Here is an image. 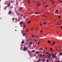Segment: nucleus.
<instances>
[{
    "mask_svg": "<svg viewBox=\"0 0 62 62\" xmlns=\"http://www.w3.org/2000/svg\"><path fill=\"white\" fill-rule=\"evenodd\" d=\"M28 50V48L26 47H24L23 48V50L24 51H26Z\"/></svg>",
    "mask_w": 62,
    "mask_h": 62,
    "instance_id": "nucleus-1",
    "label": "nucleus"
},
{
    "mask_svg": "<svg viewBox=\"0 0 62 62\" xmlns=\"http://www.w3.org/2000/svg\"><path fill=\"white\" fill-rule=\"evenodd\" d=\"M56 54L55 53L52 56V57H53V58H55V57H56Z\"/></svg>",
    "mask_w": 62,
    "mask_h": 62,
    "instance_id": "nucleus-2",
    "label": "nucleus"
},
{
    "mask_svg": "<svg viewBox=\"0 0 62 62\" xmlns=\"http://www.w3.org/2000/svg\"><path fill=\"white\" fill-rule=\"evenodd\" d=\"M41 61V58L40 57H39L38 62H40Z\"/></svg>",
    "mask_w": 62,
    "mask_h": 62,
    "instance_id": "nucleus-3",
    "label": "nucleus"
},
{
    "mask_svg": "<svg viewBox=\"0 0 62 62\" xmlns=\"http://www.w3.org/2000/svg\"><path fill=\"white\" fill-rule=\"evenodd\" d=\"M10 4L9 3L8 4L7 7H10Z\"/></svg>",
    "mask_w": 62,
    "mask_h": 62,
    "instance_id": "nucleus-4",
    "label": "nucleus"
},
{
    "mask_svg": "<svg viewBox=\"0 0 62 62\" xmlns=\"http://www.w3.org/2000/svg\"><path fill=\"white\" fill-rule=\"evenodd\" d=\"M11 11H9L8 12V14H11Z\"/></svg>",
    "mask_w": 62,
    "mask_h": 62,
    "instance_id": "nucleus-5",
    "label": "nucleus"
},
{
    "mask_svg": "<svg viewBox=\"0 0 62 62\" xmlns=\"http://www.w3.org/2000/svg\"><path fill=\"white\" fill-rule=\"evenodd\" d=\"M54 44H55V42H54L52 44H51L52 46H53V45H54Z\"/></svg>",
    "mask_w": 62,
    "mask_h": 62,
    "instance_id": "nucleus-6",
    "label": "nucleus"
},
{
    "mask_svg": "<svg viewBox=\"0 0 62 62\" xmlns=\"http://www.w3.org/2000/svg\"><path fill=\"white\" fill-rule=\"evenodd\" d=\"M40 57H40V58H41L42 57V54H40Z\"/></svg>",
    "mask_w": 62,
    "mask_h": 62,
    "instance_id": "nucleus-7",
    "label": "nucleus"
},
{
    "mask_svg": "<svg viewBox=\"0 0 62 62\" xmlns=\"http://www.w3.org/2000/svg\"><path fill=\"white\" fill-rule=\"evenodd\" d=\"M50 42H51V41L49 40L48 41V43H50Z\"/></svg>",
    "mask_w": 62,
    "mask_h": 62,
    "instance_id": "nucleus-8",
    "label": "nucleus"
},
{
    "mask_svg": "<svg viewBox=\"0 0 62 62\" xmlns=\"http://www.w3.org/2000/svg\"><path fill=\"white\" fill-rule=\"evenodd\" d=\"M32 53H35V50H32L31 51Z\"/></svg>",
    "mask_w": 62,
    "mask_h": 62,
    "instance_id": "nucleus-9",
    "label": "nucleus"
},
{
    "mask_svg": "<svg viewBox=\"0 0 62 62\" xmlns=\"http://www.w3.org/2000/svg\"><path fill=\"white\" fill-rule=\"evenodd\" d=\"M35 14H39V12H36V13H35Z\"/></svg>",
    "mask_w": 62,
    "mask_h": 62,
    "instance_id": "nucleus-10",
    "label": "nucleus"
},
{
    "mask_svg": "<svg viewBox=\"0 0 62 62\" xmlns=\"http://www.w3.org/2000/svg\"><path fill=\"white\" fill-rule=\"evenodd\" d=\"M21 33H22V34H23V33H24V32L23 31V30H21Z\"/></svg>",
    "mask_w": 62,
    "mask_h": 62,
    "instance_id": "nucleus-11",
    "label": "nucleus"
},
{
    "mask_svg": "<svg viewBox=\"0 0 62 62\" xmlns=\"http://www.w3.org/2000/svg\"><path fill=\"white\" fill-rule=\"evenodd\" d=\"M23 36H25V33H23Z\"/></svg>",
    "mask_w": 62,
    "mask_h": 62,
    "instance_id": "nucleus-12",
    "label": "nucleus"
},
{
    "mask_svg": "<svg viewBox=\"0 0 62 62\" xmlns=\"http://www.w3.org/2000/svg\"><path fill=\"white\" fill-rule=\"evenodd\" d=\"M51 2L52 3H54V1L53 0H51Z\"/></svg>",
    "mask_w": 62,
    "mask_h": 62,
    "instance_id": "nucleus-13",
    "label": "nucleus"
},
{
    "mask_svg": "<svg viewBox=\"0 0 62 62\" xmlns=\"http://www.w3.org/2000/svg\"><path fill=\"white\" fill-rule=\"evenodd\" d=\"M24 40H23L22 41L21 43H23V44L24 43Z\"/></svg>",
    "mask_w": 62,
    "mask_h": 62,
    "instance_id": "nucleus-14",
    "label": "nucleus"
},
{
    "mask_svg": "<svg viewBox=\"0 0 62 62\" xmlns=\"http://www.w3.org/2000/svg\"><path fill=\"white\" fill-rule=\"evenodd\" d=\"M20 24H22V25L23 24V23H22V22H20Z\"/></svg>",
    "mask_w": 62,
    "mask_h": 62,
    "instance_id": "nucleus-15",
    "label": "nucleus"
},
{
    "mask_svg": "<svg viewBox=\"0 0 62 62\" xmlns=\"http://www.w3.org/2000/svg\"><path fill=\"white\" fill-rule=\"evenodd\" d=\"M58 12H59V11H58V10H57L56 11V13H57Z\"/></svg>",
    "mask_w": 62,
    "mask_h": 62,
    "instance_id": "nucleus-16",
    "label": "nucleus"
},
{
    "mask_svg": "<svg viewBox=\"0 0 62 62\" xmlns=\"http://www.w3.org/2000/svg\"><path fill=\"white\" fill-rule=\"evenodd\" d=\"M40 5V4H37V5L38 6H39Z\"/></svg>",
    "mask_w": 62,
    "mask_h": 62,
    "instance_id": "nucleus-17",
    "label": "nucleus"
},
{
    "mask_svg": "<svg viewBox=\"0 0 62 62\" xmlns=\"http://www.w3.org/2000/svg\"><path fill=\"white\" fill-rule=\"evenodd\" d=\"M48 55L49 56H51V55L50 54H48Z\"/></svg>",
    "mask_w": 62,
    "mask_h": 62,
    "instance_id": "nucleus-18",
    "label": "nucleus"
},
{
    "mask_svg": "<svg viewBox=\"0 0 62 62\" xmlns=\"http://www.w3.org/2000/svg\"><path fill=\"white\" fill-rule=\"evenodd\" d=\"M36 53L37 54H38L39 53V52H38V51H37L36 52Z\"/></svg>",
    "mask_w": 62,
    "mask_h": 62,
    "instance_id": "nucleus-19",
    "label": "nucleus"
},
{
    "mask_svg": "<svg viewBox=\"0 0 62 62\" xmlns=\"http://www.w3.org/2000/svg\"><path fill=\"white\" fill-rule=\"evenodd\" d=\"M43 58L44 60H45L46 59H45V58L44 57H43Z\"/></svg>",
    "mask_w": 62,
    "mask_h": 62,
    "instance_id": "nucleus-20",
    "label": "nucleus"
},
{
    "mask_svg": "<svg viewBox=\"0 0 62 62\" xmlns=\"http://www.w3.org/2000/svg\"><path fill=\"white\" fill-rule=\"evenodd\" d=\"M49 60H46V62H49Z\"/></svg>",
    "mask_w": 62,
    "mask_h": 62,
    "instance_id": "nucleus-21",
    "label": "nucleus"
},
{
    "mask_svg": "<svg viewBox=\"0 0 62 62\" xmlns=\"http://www.w3.org/2000/svg\"><path fill=\"white\" fill-rule=\"evenodd\" d=\"M62 53H60V54H59V55H62Z\"/></svg>",
    "mask_w": 62,
    "mask_h": 62,
    "instance_id": "nucleus-22",
    "label": "nucleus"
},
{
    "mask_svg": "<svg viewBox=\"0 0 62 62\" xmlns=\"http://www.w3.org/2000/svg\"><path fill=\"white\" fill-rule=\"evenodd\" d=\"M47 57V56L45 55V57H45V58H46V57Z\"/></svg>",
    "mask_w": 62,
    "mask_h": 62,
    "instance_id": "nucleus-23",
    "label": "nucleus"
},
{
    "mask_svg": "<svg viewBox=\"0 0 62 62\" xmlns=\"http://www.w3.org/2000/svg\"><path fill=\"white\" fill-rule=\"evenodd\" d=\"M42 56H45V54H43V55H42Z\"/></svg>",
    "mask_w": 62,
    "mask_h": 62,
    "instance_id": "nucleus-24",
    "label": "nucleus"
},
{
    "mask_svg": "<svg viewBox=\"0 0 62 62\" xmlns=\"http://www.w3.org/2000/svg\"><path fill=\"white\" fill-rule=\"evenodd\" d=\"M23 26L24 27H25V26L24 24H23Z\"/></svg>",
    "mask_w": 62,
    "mask_h": 62,
    "instance_id": "nucleus-25",
    "label": "nucleus"
},
{
    "mask_svg": "<svg viewBox=\"0 0 62 62\" xmlns=\"http://www.w3.org/2000/svg\"><path fill=\"white\" fill-rule=\"evenodd\" d=\"M30 44H33V43H31L30 42Z\"/></svg>",
    "mask_w": 62,
    "mask_h": 62,
    "instance_id": "nucleus-26",
    "label": "nucleus"
},
{
    "mask_svg": "<svg viewBox=\"0 0 62 62\" xmlns=\"http://www.w3.org/2000/svg\"><path fill=\"white\" fill-rule=\"evenodd\" d=\"M12 20H13V21H12L13 22V21H14V18H12Z\"/></svg>",
    "mask_w": 62,
    "mask_h": 62,
    "instance_id": "nucleus-27",
    "label": "nucleus"
},
{
    "mask_svg": "<svg viewBox=\"0 0 62 62\" xmlns=\"http://www.w3.org/2000/svg\"><path fill=\"white\" fill-rule=\"evenodd\" d=\"M14 15V14H12V15ZM14 15L13 16V17H14Z\"/></svg>",
    "mask_w": 62,
    "mask_h": 62,
    "instance_id": "nucleus-28",
    "label": "nucleus"
},
{
    "mask_svg": "<svg viewBox=\"0 0 62 62\" xmlns=\"http://www.w3.org/2000/svg\"><path fill=\"white\" fill-rule=\"evenodd\" d=\"M40 25H41V26L42 25V24H41V23H40Z\"/></svg>",
    "mask_w": 62,
    "mask_h": 62,
    "instance_id": "nucleus-29",
    "label": "nucleus"
},
{
    "mask_svg": "<svg viewBox=\"0 0 62 62\" xmlns=\"http://www.w3.org/2000/svg\"><path fill=\"white\" fill-rule=\"evenodd\" d=\"M28 23H30V21H28Z\"/></svg>",
    "mask_w": 62,
    "mask_h": 62,
    "instance_id": "nucleus-30",
    "label": "nucleus"
},
{
    "mask_svg": "<svg viewBox=\"0 0 62 62\" xmlns=\"http://www.w3.org/2000/svg\"><path fill=\"white\" fill-rule=\"evenodd\" d=\"M42 49H43V48H41L40 49V50H42Z\"/></svg>",
    "mask_w": 62,
    "mask_h": 62,
    "instance_id": "nucleus-31",
    "label": "nucleus"
},
{
    "mask_svg": "<svg viewBox=\"0 0 62 62\" xmlns=\"http://www.w3.org/2000/svg\"><path fill=\"white\" fill-rule=\"evenodd\" d=\"M47 7H48V6L47 5H46V6H45V7L46 8H47Z\"/></svg>",
    "mask_w": 62,
    "mask_h": 62,
    "instance_id": "nucleus-32",
    "label": "nucleus"
},
{
    "mask_svg": "<svg viewBox=\"0 0 62 62\" xmlns=\"http://www.w3.org/2000/svg\"><path fill=\"white\" fill-rule=\"evenodd\" d=\"M50 50H53V49L51 48L50 49Z\"/></svg>",
    "mask_w": 62,
    "mask_h": 62,
    "instance_id": "nucleus-33",
    "label": "nucleus"
},
{
    "mask_svg": "<svg viewBox=\"0 0 62 62\" xmlns=\"http://www.w3.org/2000/svg\"><path fill=\"white\" fill-rule=\"evenodd\" d=\"M59 2H60V3H62V2L61 1H59Z\"/></svg>",
    "mask_w": 62,
    "mask_h": 62,
    "instance_id": "nucleus-34",
    "label": "nucleus"
},
{
    "mask_svg": "<svg viewBox=\"0 0 62 62\" xmlns=\"http://www.w3.org/2000/svg\"><path fill=\"white\" fill-rule=\"evenodd\" d=\"M7 7H5L6 8H4V9H7Z\"/></svg>",
    "mask_w": 62,
    "mask_h": 62,
    "instance_id": "nucleus-35",
    "label": "nucleus"
},
{
    "mask_svg": "<svg viewBox=\"0 0 62 62\" xmlns=\"http://www.w3.org/2000/svg\"><path fill=\"white\" fill-rule=\"evenodd\" d=\"M46 54H48V52H47L46 53Z\"/></svg>",
    "mask_w": 62,
    "mask_h": 62,
    "instance_id": "nucleus-36",
    "label": "nucleus"
},
{
    "mask_svg": "<svg viewBox=\"0 0 62 62\" xmlns=\"http://www.w3.org/2000/svg\"><path fill=\"white\" fill-rule=\"evenodd\" d=\"M38 44H39V42H38Z\"/></svg>",
    "mask_w": 62,
    "mask_h": 62,
    "instance_id": "nucleus-37",
    "label": "nucleus"
},
{
    "mask_svg": "<svg viewBox=\"0 0 62 62\" xmlns=\"http://www.w3.org/2000/svg\"><path fill=\"white\" fill-rule=\"evenodd\" d=\"M60 17H61V16H58V17L59 18H60Z\"/></svg>",
    "mask_w": 62,
    "mask_h": 62,
    "instance_id": "nucleus-38",
    "label": "nucleus"
},
{
    "mask_svg": "<svg viewBox=\"0 0 62 62\" xmlns=\"http://www.w3.org/2000/svg\"><path fill=\"white\" fill-rule=\"evenodd\" d=\"M48 58H51V57H50V56H48Z\"/></svg>",
    "mask_w": 62,
    "mask_h": 62,
    "instance_id": "nucleus-39",
    "label": "nucleus"
},
{
    "mask_svg": "<svg viewBox=\"0 0 62 62\" xmlns=\"http://www.w3.org/2000/svg\"><path fill=\"white\" fill-rule=\"evenodd\" d=\"M20 8H21V9H23V8H22V7H21Z\"/></svg>",
    "mask_w": 62,
    "mask_h": 62,
    "instance_id": "nucleus-40",
    "label": "nucleus"
},
{
    "mask_svg": "<svg viewBox=\"0 0 62 62\" xmlns=\"http://www.w3.org/2000/svg\"><path fill=\"white\" fill-rule=\"evenodd\" d=\"M43 32V31H40L41 33H42Z\"/></svg>",
    "mask_w": 62,
    "mask_h": 62,
    "instance_id": "nucleus-41",
    "label": "nucleus"
},
{
    "mask_svg": "<svg viewBox=\"0 0 62 62\" xmlns=\"http://www.w3.org/2000/svg\"><path fill=\"white\" fill-rule=\"evenodd\" d=\"M46 24V23H44V24L45 25V24Z\"/></svg>",
    "mask_w": 62,
    "mask_h": 62,
    "instance_id": "nucleus-42",
    "label": "nucleus"
},
{
    "mask_svg": "<svg viewBox=\"0 0 62 62\" xmlns=\"http://www.w3.org/2000/svg\"><path fill=\"white\" fill-rule=\"evenodd\" d=\"M36 58H38V56H36Z\"/></svg>",
    "mask_w": 62,
    "mask_h": 62,
    "instance_id": "nucleus-43",
    "label": "nucleus"
},
{
    "mask_svg": "<svg viewBox=\"0 0 62 62\" xmlns=\"http://www.w3.org/2000/svg\"><path fill=\"white\" fill-rule=\"evenodd\" d=\"M43 62H44V60L43 59Z\"/></svg>",
    "mask_w": 62,
    "mask_h": 62,
    "instance_id": "nucleus-44",
    "label": "nucleus"
},
{
    "mask_svg": "<svg viewBox=\"0 0 62 62\" xmlns=\"http://www.w3.org/2000/svg\"><path fill=\"white\" fill-rule=\"evenodd\" d=\"M21 13H17V14H20Z\"/></svg>",
    "mask_w": 62,
    "mask_h": 62,
    "instance_id": "nucleus-45",
    "label": "nucleus"
},
{
    "mask_svg": "<svg viewBox=\"0 0 62 62\" xmlns=\"http://www.w3.org/2000/svg\"><path fill=\"white\" fill-rule=\"evenodd\" d=\"M35 41H37V39H35Z\"/></svg>",
    "mask_w": 62,
    "mask_h": 62,
    "instance_id": "nucleus-46",
    "label": "nucleus"
},
{
    "mask_svg": "<svg viewBox=\"0 0 62 62\" xmlns=\"http://www.w3.org/2000/svg\"><path fill=\"white\" fill-rule=\"evenodd\" d=\"M57 62H59V61H57Z\"/></svg>",
    "mask_w": 62,
    "mask_h": 62,
    "instance_id": "nucleus-47",
    "label": "nucleus"
},
{
    "mask_svg": "<svg viewBox=\"0 0 62 62\" xmlns=\"http://www.w3.org/2000/svg\"><path fill=\"white\" fill-rule=\"evenodd\" d=\"M28 31V30L27 29V31Z\"/></svg>",
    "mask_w": 62,
    "mask_h": 62,
    "instance_id": "nucleus-48",
    "label": "nucleus"
},
{
    "mask_svg": "<svg viewBox=\"0 0 62 62\" xmlns=\"http://www.w3.org/2000/svg\"><path fill=\"white\" fill-rule=\"evenodd\" d=\"M21 9H21L20 8L19 9V10H21Z\"/></svg>",
    "mask_w": 62,
    "mask_h": 62,
    "instance_id": "nucleus-49",
    "label": "nucleus"
},
{
    "mask_svg": "<svg viewBox=\"0 0 62 62\" xmlns=\"http://www.w3.org/2000/svg\"><path fill=\"white\" fill-rule=\"evenodd\" d=\"M28 4H29V2H28Z\"/></svg>",
    "mask_w": 62,
    "mask_h": 62,
    "instance_id": "nucleus-50",
    "label": "nucleus"
},
{
    "mask_svg": "<svg viewBox=\"0 0 62 62\" xmlns=\"http://www.w3.org/2000/svg\"><path fill=\"white\" fill-rule=\"evenodd\" d=\"M51 61H52V62H54V61H53L52 60Z\"/></svg>",
    "mask_w": 62,
    "mask_h": 62,
    "instance_id": "nucleus-51",
    "label": "nucleus"
},
{
    "mask_svg": "<svg viewBox=\"0 0 62 62\" xmlns=\"http://www.w3.org/2000/svg\"><path fill=\"white\" fill-rule=\"evenodd\" d=\"M28 2H29V1H30V0H28Z\"/></svg>",
    "mask_w": 62,
    "mask_h": 62,
    "instance_id": "nucleus-52",
    "label": "nucleus"
},
{
    "mask_svg": "<svg viewBox=\"0 0 62 62\" xmlns=\"http://www.w3.org/2000/svg\"><path fill=\"white\" fill-rule=\"evenodd\" d=\"M33 30V29L32 28V29H31V30Z\"/></svg>",
    "mask_w": 62,
    "mask_h": 62,
    "instance_id": "nucleus-53",
    "label": "nucleus"
},
{
    "mask_svg": "<svg viewBox=\"0 0 62 62\" xmlns=\"http://www.w3.org/2000/svg\"><path fill=\"white\" fill-rule=\"evenodd\" d=\"M21 26L22 27H23V26H22V25H21Z\"/></svg>",
    "mask_w": 62,
    "mask_h": 62,
    "instance_id": "nucleus-54",
    "label": "nucleus"
},
{
    "mask_svg": "<svg viewBox=\"0 0 62 62\" xmlns=\"http://www.w3.org/2000/svg\"><path fill=\"white\" fill-rule=\"evenodd\" d=\"M44 4H46V2H44Z\"/></svg>",
    "mask_w": 62,
    "mask_h": 62,
    "instance_id": "nucleus-55",
    "label": "nucleus"
},
{
    "mask_svg": "<svg viewBox=\"0 0 62 62\" xmlns=\"http://www.w3.org/2000/svg\"><path fill=\"white\" fill-rule=\"evenodd\" d=\"M21 16H23V14H21Z\"/></svg>",
    "mask_w": 62,
    "mask_h": 62,
    "instance_id": "nucleus-56",
    "label": "nucleus"
},
{
    "mask_svg": "<svg viewBox=\"0 0 62 62\" xmlns=\"http://www.w3.org/2000/svg\"><path fill=\"white\" fill-rule=\"evenodd\" d=\"M24 19H25V17H24Z\"/></svg>",
    "mask_w": 62,
    "mask_h": 62,
    "instance_id": "nucleus-57",
    "label": "nucleus"
},
{
    "mask_svg": "<svg viewBox=\"0 0 62 62\" xmlns=\"http://www.w3.org/2000/svg\"><path fill=\"white\" fill-rule=\"evenodd\" d=\"M61 28H62V26H61Z\"/></svg>",
    "mask_w": 62,
    "mask_h": 62,
    "instance_id": "nucleus-58",
    "label": "nucleus"
},
{
    "mask_svg": "<svg viewBox=\"0 0 62 62\" xmlns=\"http://www.w3.org/2000/svg\"><path fill=\"white\" fill-rule=\"evenodd\" d=\"M61 25V24H59V25Z\"/></svg>",
    "mask_w": 62,
    "mask_h": 62,
    "instance_id": "nucleus-59",
    "label": "nucleus"
},
{
    "mask_svg": "<svg viewBox=\"0 0 62 62\" xmlns=\"http://www.w3.org/2000/svg\"><path fill=\"white\" fill-rule=\"evenodd\" d=\"M57 25H58V24H57Z\"/></svg>",
    "mask_w": 62,
    "mask_h": 62,
    "instance_id": "nucleus-60",
    "label": "nucleus"
},
{
    "mask_svg": "<svg viewBox=\"0 0 62 62\" xmlns=\"http://www.w3.org/2000/svg\"><path fill=\"white\" fill-rule=\"evenodd\" d=\"M31 37H33V36L32 35H31Z\"/></svg>",
    "mask_w": 62,
    "mask_h": 62,
    "instance_id": "nucleus-61",
    "label": "nucleus"
},
{
    "mask_svg": "<svg viewBox=\"0 0 62 62\" xmlns=\"http://www.w3.org/2000/svg\"><path fill=\"white\" fill-rule=\"evenodd\" d=\"M49 60H50V61H51V59H50Z\"/></svg>",
    "mask_w": 62,
    "mask_h": 62,
    "instance_id": "nucleus-62",
    "label": "nucleus"
},
{
    "mask_svg": "<svg viewBox=\"0 0 62 62\" xmlns=\"http://www.w3.org/2000/svg\"><path fill=\"white\" fill-rule=\"evenodd\" d=\"M46 50H47V48H46Z\"/></svg>",
    "mask_w": 62,
    "mask_h": 62,
    "instance_id": "nucleus-63",
    "label": "nucleus"
},
{
    "mask_svg": "<svg viewBox=\"0 0 62 62\" xmlns=\"http://www.w3.org/2000/svg\"><path fill=\"white\" fill-rule=\"evenodd\" d=\"M52 4L53 5V3H52Z\"/></svg>",
    "mask_w": 62,
    "mask_h": 62,
    "instance_id": "nucleus-64",
    "label": "nucleus"
}]
</instances>
